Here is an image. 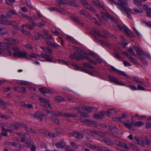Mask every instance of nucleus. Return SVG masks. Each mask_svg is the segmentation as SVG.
<instances>
[{
  "label": "nucleus",
  "instance_id": "nucleus-19",
  "mask_svg": "<svg viewBox=\"0 0 151 151\" xmlns=\"http://www.w3.org/2000/svg\"><path fill=\"white\" fill-rule=\"evenodd\" d=\"M40 48L43 50L44 52L46 53H48L51 54L52 53V49L49 47H45L42 46L40 47Z\"/></svg>",
  "mask_w": 151,
  "mask_h": 151
},
{
  "label": "nucleus",
  "instance_id": "nucleus-55",
  "mask_svg": "<svg viewBox=\"0 0 151 151\" xmlns=\"http://www.w3.org/2000/svg\"><path fill=\"white\" fill-rule=\"evenodd\" d=\"M96 130H90L88 135L90 136H93L95 134H96Z\"/></svg>",
  "mask_w": 151,
  "mask_h": 151
},
{
  "label": "nucleus",
  "instance_id": "nucleus-27",
  "mask_svg": "<svg viewBox=\"0 0 151 151\" xmlns=\"http://www.w3.org/2000/svg\"><path fill=\"white\" fill-rule=\"evenodd\" d=\"M79 14L81 15H83L85 16L86 17H88V18H89V16H90L88 12L85 9H83L81 10L80 11Z\"/></svg>",
  "mask_w": 151,
  "mask_h": 151
},
{
  "label": "nucleus",
  "instance_id": "nucleus-1",
  "mask_svg": "<svg viewBox=\"0 0 151 151\" xmlns=\"http://www.w3.org/2000/svg\"><path fill=\"white\" fill-rule=\"evenodd\" d=\"M110 1V3L111 4H114L115 5H118V8L122 11H124L125 12H127V10L130 12L132 14H136L138 13H142L143 12V10L140 9L138 10L136 9H131L128 8L127 6H126L124 5H127V3L126 1Z\"/></svg>",
  "mask_w": 151,
  "mask_h": 151
},
{
  "label": "nucleus",
  "instance_id": "nucleus-18",
  "mask_svg": "<svg viewBox=\"0 0 151 151\" xmlns=\"http://www.w3.org/2000/svg\"><path fill=\"white\" fill-rule=\"evenodd\" d=\"M14 88L15 91L19 92H22L24 93H26V90L25 88L15 87Z\"/></svg>",
  "mask_w": 151,
  "mask_h": 151
},
{
  "label": "nucleus",
  "instance_id": "nucleus-49",
  "mask_svg": "<svg viewBox=\"0 0 151 151\" xmlns=\"http://www.w3.org/2000/svg\"><path fill=\"white\" fill-rule=\"evenodd\" d=\"M0 117L4 119H8L10 118V116L7 115H4L1 114L0 115Z\"/></svg>",
  "mask_w": 151,
  "mask_h": 151
},
{
  "label": "nucleus",
  "instance_id": "nucleus-51",
  "mask_svg": "<svg viewBox=\"0 0 151 151\" xmlns=\"http://www.w3.org/2000/svg\"><path fill=\"white\" fill-rule=\"evenodd\" d=\"M99 41L100 42L101 44L102 45L105 46L107 47H108L110 45L108 42L101 41L100 40H99Z\"/></svg>",
  "mask_w": 151,
  "mask_h": 151
},
{
  "label": "nucleus",
  "instance_id": "nucleus-30",
  "mask_svg": "<svg viewBox=\"0 0 151 151\" xmlns=\"http://www.w3.org/2000/svg\"><path fill=\"white\" fill-rule=\"evenodd\" d=\"M26 131L31 133L36 134L37 133L36 131L34 129H32V128H28L26 125V127H24Z\"/></svg>",
  "mask_w": 151,
  "mask_h": 151
},
{
  "label": "nucleus",
  "instance_id": "nucleus-6",
  "mask_svg": "<svg viewBox=\"0 0 151 151\" xmlns=\"http://www.w3.org/2000/svg\"><path fill=\"white\" fill-rule=\"evenodd\" d=\"M39 57H42L45 59L46 60L49 62H55L56 61L53 60L52 57L50 55H48L45 54H41L39 56Z\"/></svg>",
  "mask_w": 151,
  "mask_h": 151
},
{
  "label": "nucleus",
  "instance_id": "nucleus-33",
  "mask_svg": "<svg viewBox=\"0 0 151 151\" xmlns=\"http://www.w3.org/2000/svg\"><path fill=\"white\" fill-rule=\"evenodd\" d=\"M113 54L115 58L121 60H123L122 58L121 57L120 55L116 52L114 51L113 53Z\"/></svg>",
  "mask_w": 151,
  "mask_h": 151
},
{
  "label": "nucleus",
  "instance_id": "nucleus-46",
  "mask_svg": "<svg viewBox=\"0 0 151 151\" xmlns=\"http://www.w3.org/2000/svg\"><path fill=\"white\" fill-rule=\"evenodd\" d=\"M127 50L130 52L131 55L135 57L136 56V54L134 52L133 50L132 49L131 47H130L129 49Z\"/></svg>",
  "mask_w": 151,
  "mask_h": 151
},
{
  "label": "nucleus",
  "instance_id": "nucleus-58",
  "mask_svg": "<svg viewBox=\"0 0 151 151\" xmlns=\"http://www.w3.org/2000/svg\"><path fill=\"white\" fill-rule=\"evenodd\" d=\"M93 117L95 119H101L102 116L99 114H95L93 116Z\"/></svg>",
  "mask_w": 151,
  "mask_h": 151
},
{
  "label": "nucleus",
  "instance_id": "nucleus-8",
  "mask_svg": "<svg viewBox=\"0 0 151 151\" xmlns=\"http://www.w3.org/2000/svg\"><path fill=\"white\" fill-rule=\"evenodd\" d=\"M12 129H18L21 127H26V125L23 123H20L19 122H15L12 124Z\"/></svg>",
  "mask_w": 151,
  "mask_h": 151
},
{
  "label": "nucleus",
  "instance_id": "nucleus-50",
  "mask_svg": "<svg viewBox=\"0 0 151 151\" xmlns=\"http://www.w3.org/2000/svg\"><path fill=\"white\" fill-rule=\"evenodd\" d=\"M39 100L41 102L46 104H48L49 102V100H48L42 98H40Z\"/></svg>",
  "mask_w": 151,
  "mask_h": 151
},
{
  "label": "nucleus",
  "instance_id": "nucleus-53",
  "mask_svg": "<svg viewBox=\"0 0 151 151\" xmlns=\"http://www.w3.org/2000/svg\"><path fill=\"white\" fill-rule=\"evenodd\" d=\"M26 3L27 6L29 8L31 9H33V6L31 4L30 1H26Z\"/></svg>",
  "mask_w": 151,
  "mask_h": 151
},
{
  "label": "nucleus",
  "instance_id": "nucleus-47",
  "mask_svg": "<svg viewBox=\"0 0 151 151\" xmlns=\"http://www.w3.org/2000/svg\"><path fill=\"white\" fill-rule=\"evenodd\" d=\"M107 148L104 147L98 146L97 150L99 151H106Z\"/></svg>",
  "mask_w": 151,
  "mask_h": 151
},
{
  "label": "nucleus",
  "instance_id": "nucleus-11",
  "mask_svg": "<svg viewBox=\"0 0 151 151\" xmlns=\"http://www.w3.org/2000/svg\"><path fill=\"white\" fill-rule=\"evenodd\" d=\"M18 13L12 9H9L7 12L6 15L7 19L11 18L12 17V14L13 15H17Z\"/></svg>",
  "mask_w": 151,
  "mask_h": 151
},
{
  "label": "nucleus",
  "instance_id": "nucleus-21",
  "mask_svg": "<svg viewBox=\"0 0 151 151\" xmlns=\"http://www.w3.org/2000/svg\"><path fill=\"white\" fill-rule=\"evenodd\" d=\"M108 110L106 111L107 115L108 116H110L111 114L114 115L117 112L114 109H108Z\"/></svg>",
  "mask_w": 151,
  "mask_h": 151
},
{
  "label": "nucleus",
  "instance_id": "nucleus-5",
  "mask_svg": "<svg viewBox=\"0 0 151 151\" xmlns=\"http://www.w3.org/2000/svg\"><path fill=\"white\" fill-rule=\"evenodd\" d=\"M27 52L25 51H20L19 50L17 52H14L12 55L14 58H25L26 57Z\"/></svg>",
  "mask_w": 151,
  "mask_h": 151
},
{
  "label": "nucleus",
  "instance_id": "nucleus-2",
  "mask_svg": "<svg viewBox=\"0 0 151 151\" xmlns=\"http://www.w3.org/2000/svg\"><path fill=\"white\" fill-rule=\"evenodd\" d=\"M123 124L130 131L133 132L134 131V129L133 127V125L136 127L141 126L144 124L141 121L136 122H131L130 123H123Z\"/></svg>",
  "mask_w": 151,
  "mask_h": 151
},
{
  "label": "nucleus",
  "instance_id": "nucleus-43",
  "mask_svg": "<svg viewBox=\"0 0 151 151\" xmlns=\"http://www.w3.org/2000/svg\"><path fill=\"white\" fill-rule=\"evenodd\" d=\"M113 26L114 27H118L119 24H118V21L115 19L112 21Z\"/></svg>",
  "mask_w": 151,
  "mask_h": 151
},
{
  "label": "nucleus",
  "instance_id": "nucleus-20",
  "mask_svg": "<svg viewBox=\"0 0 151 151\" xmlns=\"http://www.w3.org/2000/svg\"><path fill=\"white\" fill-rule=\"evenodd\" d=\"M103 141L108 145H114L113 142L110 139L107 138L103 139Z\"/></svg>",
  "mask_w": 151,
  "mask_h": 151
},
{
  "label": "nucleus",
  "instance_id": "nucleus-45",
  "mask_svg": "<svg viewBox=\"0 0 151 151\" xmlns=\"http://www.w3.org/2000/svg\"><path fill=\"white\" fill-rule=\"evenodd\" d=\"M9 20H0V24L8 25Z\"/></svg>",
  "mask_w": 151,
  "mask_h": 151
},
{
  "label": "nucleus",
  "instance_id": "nucleus-31",
  "mask_svg": "<svg viewBox=\"0 0 151 151\" xmlns=\"http://www.w3.org/2000/svg\"><path fill=\"white\" fill-rule=\"evenodd\" d=\"M86 123H87L88 124L91 125L92 127L97 126V124L96 122L94 121H90L87 119Z\"/></svg>",
  "mask_w": 151,
  "mask_h": 151
},
{
  "label": "nucleus",
  "instance_id": "nucleus-54",
  "mask_svg": "<svg viewBox=\"0 0 151 151\" xmlns=\"http://www.w3.org/2000/svg\"><path fill=\"white\" fill-rule=\"evenodd\" d=\"M85 67L88 68H89L92 69L93 67L91 65L87 63H83L82 64Z\"/></svg>",
  "mask_w": 151,
  "mask_h": 151
},
{
  "label": "nucleus",
  "instance_id": "nucleus-7",
  "mask_svg": "<svg viewBox=\"0 0 151 151\" xmlns=\"http://www.w3.org/2000/svg\"><path fill=\"white\" fill-rule=\"evenodd\" d=\"M82 2L83 6L89 10L90 11L95 13H96V11L95 9L92 7L90 5H89L86 1H81Z\"/></svg>",
  "mask_w": 151,
  "mask_h": 151
},
{
  "label": "nucleus",
  "instance_id": "nucleus-15",
  "mask_svg": "<svg viewBox=\"0 0 151 151\" xmlns=\"http://www.w3.org/2000/svg\"><path fill=\"white\" fill-rule=\"evenodd\" d=\"M55 145L57 148H63L65 146L66 144L64 141L61 140L59 142L56 143Z\"/></svg>",
  "mask_w": 151,
  "mask_h": 151
},
{
  "label": "nucleus",
  "instance_id": "nucleus-63",
  "mask_svg": "<svg viewBox=\"0 0 151 151\" xmlns=\"http://www.w3.org/2000/svg\"><path fill=\"white\" fill-rule=\"evenodd\" d=\"M47 104L43 102H41L40 103V105L41 106H42L43 108H46L47 107Z\"/></svg>",
  "mask_w": 151,
  "mask_h": 151
},
{
  "label": "nucleus",
  "instance_id": "nucleus-9",
  "mask_svg": "<svg viewBox=\"0 0 151 151\" xmlns=\"http://www.w3.org/2000/svg\"><path fill=\"white\" fill-rule=\"evenodd\" d=\"M109 78L110 81L115 83L119 85L125 86V84L122 82L119 81L118 79L111 76H109Z\"/></svg>",
  "mask_w": 151,
  "mask_h": 151
},
{
  "label": "nucleus",
  "instance_id": "nucleus-62",
  "mask_svg": "<svg viewBox=\"0 0 151 151\" xmlns=\"http://www.w3.org/2000/svg\"><path fill=\"white\" fill-rule=\"evenodd\" d=\"M88 54L90 55H92L93 56L94 58L96 59L97 57V55L95 53L93 52H89Z\"/></svg>",
  "mask_w": 151,
  "mask_h": 151
},
{
  "label": "nucleus",
  "instance_id": "nucleus-39",
  "mask_svg": "<svg viewBox=\"0 0 151 151\" xmlns=\"http://www.w3.org/2000/svg\"><path fill=\"white\" fill-rule=\"evenodd\" d=\"M134 142L135 143H137L139 145H142V143L140 142V140L136 136H135L133 139Z\"/></svg>",
  "mask_w": 151,
  "mask_h": 151
},
{
  "label": "nucleus",
  "instance_id": "nucleus-64",
  "mask_svg": "<svg viewBox=\"0 0 151 151\" xmlns=\"http://www.w3.org/2000/svg\"><path fill=\"white\" fill-rule=\"evenodd\" d=\"M65 150L66 151H72V148L70 146H67L65 147Z\"/></svg>",
  "mask_w": 151,
  "mask_h": 151
},
{
  "label": "nucleus",
  "instance_id": "nucleus-3",
  "mask_svg": "<svg viewBox=\"0 0 151 151\" xmlns=\"http://www.w3.org/2000/svg\"><path fill=\"white\" fill-rule=\"evenodd\" d=\"M58 3L59 6L62 9H64V4H68L71 6H77L75 1H60Z\"/></svg>",
  "mask_w": 151,
  "mask_h": 151
},
{
  "label": "nucleus",
  "instance_id": "nucleus-4",
  "mask_svg": "<svg viewBox=\"0 0 151 151\" xmlns=\"http://www.w3.org/2000/svg\"><path fill=\"white\" fill-rule=\"evenodd\" d=\"M4 40L6 41V45L9 48V50L10 49V46L17 44L19 42L18 40H16L12 38H4Z\"/></svg>",
  "mask_w": 151,
  "mask_h": 151
},
{
  "label": "nucleus",
  "instance_id": "nucleus-28",
  "mask_svg": "<svg viewBox=\"0 0 151 151\" xmlns=\"http://www.w3.org/2000/svg\"><path fill=\"white\" fill-rule=\"evenodd\" d=\"M129 146L130 147L132 148L134 151H140V150L138 147L136 145L133 144H129Z\"/></svg>",
  "mask_w": 151,
  "mask_h": 151
},
{
  "label": "nucleus",
  "instance_id": "nucleus-40",
  "mask_svg": "<svg viewBox=\"0 0 151 151\" xmlns=\"http://www.w3.org/2000/svg\"><path fill=\"white\" fill-rule=\"evenodd\" d=\"M55 100L56 101L60 102L64 101L65 100V99L64 98L60 96H58L55 98Z\"/></svg>",
  "mask_w": 151,
  "mask_h": 151
},
{
  "label": "nucleus",
  "instance_id": "nucleus-32",
  "mask_svg": "<svg viewBox=\"0 0 151 151\" xmlns=\"http://www.w3.org/2000/svg\"><path fill=\"white\" fill-rule=\"evenodd\" d=\"M140 142L142 143V145H140L142 146H144V144L148 145L149 143V140L146 137H145L144 140H141Z\"/></svg>",
  "mask_w": 151,
  "mask_h": 151
},
{
  "label": "nucleus",
  "instance_id": "nucleus-34",
  "mask_svg": "<svg viewBox=\"0 0 151 151\" xmlns=\"http://www.w3.org/2000/svg\"><path fill=\"white\" fill-rule=\"evenodd\" d=\"M89 19L90 20H91V21L94 23L100 26L101 25V24L99 22H98V21H97L96 19L95 18H94L93 17H91V16H89Z\"/></svg>",
  "mask_w": 151,
  "mask_h": 151
},
{
  "label": "nucleus",
  "instance_id": "nucleus-61",
  "mask_svg": "<svg viewBox=\"0 0 151 151\" xmlns=\"http://www.w3.org/2000/svg\"><path fill=\"white\" fill-rule=\"evenodd\" d=\"M81 117H88L89 116V115L86 113L81 112Z\"/></svg>",
  "mask_w": 151,
  "mask_h": 151
},
{
  "label": "nucleus",
  "instance_id": "nucleus-35",
  "mask_svg": "<svg viewBox=\"0 0 151 151\" xmlns=\"http://www.w3.org/2000/svg\"><path fill=\"white\" fill-rule=\"evenodd\" d=\"M7 32V29L3 28H0V34L2 35L5 34Z\"/></svg>",
  "mask_w": 151,
  "mask_h": 151
},
{
  "label": "nucleus",
  "instance_id": "nucleus-57",
  "mask_svg": "<svg viewBox=\"0 0 151 151\" xmlns=\"http://www.w3.org/2000/svg\"><path fill=\"white\" fill-rule=\"evenodd\" d=\"M25 26L27 27L30 30H33L34 29V27L33 25L28 24H25Z\"/></svg>",
  "mask_w": 151,
  "mask_h": 151
},
{
  "label": "nucleus",
  "instance_id": "nucleus-29",
  "mask_svg": "<svg viewBox=\"0 0 151 151\" xmlns=\"http://www.w3.org/2000/svg\"><path fill=\"white\" fill-rule=\"evenodd\" d=\"M48 120H49L51 122H52L54 123H55V124H58L60 122L59 121L58 119L54 118V117H50L48 119Z\"/></svg>",
  "mask_w": 151,
  "mask_h": 151
},
{
  "label": "nucleus",
  "instance_id": "nucleus-42",
  "mask_svg": "<svg viewBox=\"0 0 151 151\" xmlns=\"http://www.w3.org/2000/svg\"><path fill=\"white\" fill-rule=\"evenodd\" d=\"M118 28L120 30L123 31L124 32H125L128 29L127 27L124 26H121L120 25L118 26Z\"/></svg>",
  "mask_w": 151,
  "mask_h": 151
},
{
  "label": "nucleus",
  "instance_id": "nucleus-24",
  "mask_svg": "<svg viewBox=\"0 0 151 151\" xmlns=\"http://www.w3.org/2000/svg\"><path fill=\"white\" fill-rule=\"evenodd\" d=\"M73 136L76 138L78 139H82L83 137L82 134L77 132H73Z\"/></svg>",
  "mask_w": 151,
  "mask_h": 151
},
{
  "label": "nucleus",
  "instance_id": "nucleus-59",
  "mask_svg": "<svg viewBox=\"0 0 151 151\" xmlns=\"http://www.w3.org/2000/svg\"><path fill=\"white\" fill-rule=\"evenodd\" d=\"M120 122H121L122 120V119L124 118H127V114L125 113L122 114H121L120 116L119 117Z\"/></svg>",
  "mask_w": 151,
  "mask_h": 151
},
{
  "label": "nucleus",
  "instance_id": "nucleus-36",
  "mask_svg": "<svg viewBox=\"0 0 151 151\" xmlns=\"http://www.w3.org/2000/svg\"><path fill=\"white\" fill-rule=\"evenodd\" d=\"M133 3L137 6L140 7L142 5V1H134Z\"/></svg>",
  "mask_w": 151,
  "mask_h": 151
},
{
  "label": "nucleus",
  "instance_id": "nucleus-13",
  "mask_svg": "<svg viewBox=\"0 0 151 151\" xmlns=\"http://www.w3.org/2000/svg\"><path fill=\"white\" fill-rule=\"evenodd\" d=\"M45 115L42 114L41 112L40 111H37L33 115V116L34 118H37L38 119L42 121L43 120L42 117Z\"/></svg>",
  "mask_w": 151,
  "mask_h": 151
},
{
  "label": "nucleus",
  "instance_id": "nucleus-16",
  "mask_svg": "<svg viewBox=\"0 0 151 151\" xmlns=\"http://www.w3.org/2000/svg\"><path fill=\"white\" fill-rule=\"evenodd\" d=\"M71 19L75 21V22L79 24L81 27H83L84 26V25L83 22H81V19L78 17H72L71 18Z\"/></svg>",
  "mask_w": 151,
  "mask_h": 151
},
{
  "label": "nucleus",
  "instance_id": "nucleus-14",
  "mask_svg": "<svg viewBox=\"0 0 151 151\" xmlns=\"http://www.w3.org/2000/svg\"><path fill=\"white\" fill-rule=\"evenodd\" d=\"M8 23V25H9L13 26V28L17 30H21V27L17 26V23L16 22L9 21Z\"/></svg>",
  "mask_w": 151,
  "mask_h": 151
},
{
  "label": "nucleus",
  "instance_id": "nucleus-44",
  "mask_svg": "<svg viewBox=\"0 0 151 151\" xmlns=\"http://www.w3.org/2000/svg\"><path fill=\"white\" fill-rule=\"evenodd\" d=\"M11 48L14 51V52H17L20 50V48L16 45L12 46Z\"/></svg>",
  "mask_w": 151,
  "mask_h": 151
},
{
  "label": "nucleus",
  "instance_id": "nucleus-22",
  "mask_svg": "<svg viewBox=\"0 0 151 151\" xmlns=\"http://www.w3.org/2000/svg\"><path fill=\"white\" fill-rule=\"evenodd\" d=\"M63 116L65 117H77L78 116V115L75 114L64 113L63 114Z\"/></svg>",
  "mask_w": 151,
  "mask_h": 151
},
{
  "label": "nucleus",
  "instance_id": "nucleus-12",
  "mask_svg": "<svg viewBox=\"0 0 151 151\" xmlns=\"http://www.w3.org/2000/svg\"><path fill=\"white\" fill-rule=\"evenodd\" d=\"M111 68L112 70L117 74L126 77H128V76L124 72L116 69L113 66H111Z\"/></svg>",
  "mask_w": 151,
  "mask_h": 151
},
{
  "label": "nucleus",
  "instance_id": "nucleus-41",
  "mask_svg": "<svg viewBox=\"0 0 151 151\" xmlns=\"http://www.w3.org/2000/svg\"><path fill=\"white\" fill-rule=\"evenodd\" d=\"M127 35L131 37H134L135 36L134 34L131 31L129 30L128 29H127L125 32Z\"/></svg>",
  "mask_w": 151,
  "mask_h": 151
},
{
  "label": "nucleus",
  "instance_id": "nucleus-26",
  "mask_svg": "<svg viewBox=\"0 0 151 151\" xmlns=\"http://www.w3.org/2000/svg\"><path fill=\"white\" fill-rule=\"evenodd\" d=\"M91 34L92 36L94 37H96V35H97L99 36L100 35L99 31L98 29H93V31L91 32Z\"/></svg>",
  "mask_w": 151,
  "mask_h": 151
},
{
  "label": "nucleus",
  "instance_id": "nucleus-23",
  "mask_svg": "<svg viewBox=\"0 0 151 151\" xmlns=\"http://www.w3.org/2000/svg\"><path fill=\"white\" fill-rule=\"evenodd\" d=\"M132 47L133 49L137 53V55H139V56H140L143 52V50L140 49L138 47L135 46H133Z\"/></svg>",
  "mask_w": 151,
  "mask_h": 151
},
{
  "label": "nucleus",
  "instance_id": "nucleus-37",
  "mask_svg": "<svg viewBox=\"0 0 151 151\" xmlns=\"http://www.w3.org/2000/svg\"><path fill=\"white\" fill-rule=\"evenodd\" d=\"M96 134L101 137H106L107 136L106 134L104 133L101 131H96Z\"/></svg>",
  "mask_w": 151,
  "mask_h": 151
},
{
  "label": "nucleus",
  "instance_id": "nucleus-25",
  "mask_svg": "<svg viewBox=\"0 0 151 151\" xmlns=\"http://www.w3.org/2000/svg\"><path fill=\"white\" fill-rule=\"evenodd\" d=\"M93 3L96 6H98L100 8H103L104 10H105L103 4L101 3L99 1H93Z\"/></svg>",
  "mask_w": 151,
  "mask_h": 151
},
{
  "label": "nucleus",
  "instance_id": "nucleus-60",
  "mask_svg": "<svg viewBox=\"0 0 151 151\" xmlns=\"http://www.w3.org/2000/svg\"><path fill=\"white\" fill-rule=\"evenodd\" d=\"M70 144L71 146L75 149H77L78 148V146L77 144H76L74 142H70Z\"/></svg>",
  "mask_w": 151,
  "mask_h": 151
},
{
  "label": "nucleus",
  "instance_id": "nucleus-56",
  "mask_svg": "<svg viewBox=\"0 0 151 151\" xmlns=\"http://www.w3.org/2000/svg\"><path fill=\"white\" fill-rule=\"evenodd\" d=\"M12 124L10 123H4L3 124V125L4 126L8 127L9 128H11L12 129Z\"/></svg>",
  "mask_w": 151,
  "mask_h": 151
},
{
  "label": "nucleus",
  "instance_id": "nucleus-10",
  "mask_svg": "<svg viewBox=\"0 0 151 151\" xmlns=\"http://www.w3.org/2000/svg\"><path fill=\"white\" fill-rule=\"evenodd\" d=\"M5 145H7L10 146H13L16 148H18L19 149L21 148V146L20 144L16 142H10L8 141H6L4 143Z\"/></svg>",
  "mask_w": 151,
  "mask_h": 151
},
{
  "label": "nucleus",
  "instance_id": "nucleus-38",
  "mask_svg": "<svg viewBox=\"0 0 151 151\" xmlns=\"http://www.w3.org/2000/svg\"><path fill=\"white\" fill-rule=\"evenodd\" d=\"M119 145L122 147V149H124V148H125L127 150L129 149V148L127 146V144L124 142H121V144H120V145Z\"/></svg>",
  "mask_w": 151,
  "mask_h": 151
},
{
  "label": "nucleus",
  "instance_id": "nucleus-52",
  "mask_svg": "<svg viewBox=\"0 0 151 151\" xmlns=\"http://www.w3.org/2000/svg\"><path fill=\"white\" fill-rule=\"evenodd\" d=\"M143 8L146 12L150 11H151V9L150 7L146 5H143Z\"/></svg>",
  "mask_w": 151,
  "mask_h": 151
},
{
  "label": "nucleus",
  "instance_id": "nucleus-48",
  "mask_svg": "<svg viewBox=\"0 0 151 151\" xmlns=\"http://www.w3.org/2000/svg\"><path fill=\"white\" fill-rule=\"evenodd\" d=\"M6 42H0V46L1 47H4L7 50H9V48L7 47V46L6 45Z\"/></svg>",
  "mask_w": 151,
  "mask_h": 151
},
{
  "label": "nucleus",
  "instance_id": "nucleus-17",
  "mask_svg": "<svg viewBox=\"0 0 151 151\" xmlns=\"http://www.w3.org/2000/svg\"><path fill=\"white\" fill-rule=\"evenodd\" d=\"M101 14L102 15V16L103 17H104L105 16H106L112 21L115 19V18L113 17L111 15L107 13H104L103 12H101Z\"/></svg>",
  "mask_w": 151,
  "mask_h": 151
}]
</instances>
